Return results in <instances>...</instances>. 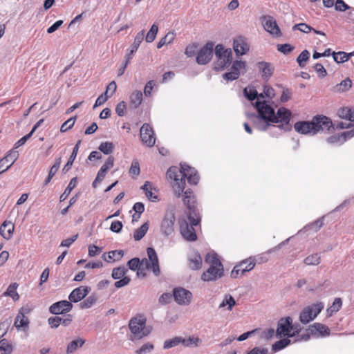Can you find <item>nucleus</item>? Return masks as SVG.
I'll return each mask as SVG.
<instances>
[{
  "mask_svg": "<svg viewBox=\"0 0 354 354\" xmlns=\"http://www.w3.org/2000/svg\"><path fill=\"white\" fill-rule=\"evenodd\" d=\"M167 178L170 181L175 195L178 198L185 189V178L192 185H197L200 179L198 171L186 164L181 165L180 169L176 167H170L167 171Z\"/></svg>",
  "mask_w": 354,
  "mask_h": 354,
  "instance_id": "f257e3e1",
  "label": "nucleus"
},
{
  "mask_svg": "<svg viewBox=\"0 0 354 354\" xmlns=\"http://www.w3.org/2000/svg\"><path fill=\"white\" fill-rule=\"evenodd\" d=\"M333 127L331 120L324 115H317L311 121H299L294 124L295 130L301 134H315L319 131H328Z\"/></svg>",
  "mask_w": 354,
  "mask_h": 354,
  "instance_id": "f03ea898",
  "label": "nucleus"
},
{
  "mask_svg": "<svg viewBox=\"0 0 354 354\" xmlns=\"http://www.w3.org/2000/svg\"><path fill=\"white\" fill-rule=\"evenodd\" d=\"M201 216L199 214L193 210L188 214V221L185 219L179 221L180 232L183 237L188 241H195L197 239V235L194 226L200 224Z\"/></svg>",
  "mask_w": 354,
  "mask_h": 354,
  "instance_id": "7ed1b4c3",
  "label": "nucleus"
},
{
  "mask_svg": "<svg viewBox=\"0 0 354 354\" xmlns=\"http://www.w3.org/2000/svg\"><path fill=\"white\" fill-rule=\"evenodd\" d=\"M205 261L209 264V267L202 274V280L204 281H216L223 275V266L216 254H207Z\"/></svg>",
  "mask_w": 354,
  "mask_h": 354,
  "instance_id": "20e7f679",
  "label": "nucleus"
},
{
  "mask_svg": "<svg viewBox=\"0 0 354 354\" xmlns=\"http://www.w3.org/2000/svg\"><path fill=\"white\" fill-rule=\"evenodd\" d=\"M147 252L149 260L142 259L140 267L137 269L138 277H145L147 275V270L149 269L152 270L155 276H159L160 270L156 250L152 248H148Z\"/></svg>",
  "mask_w": 354,
  "mask_h": 354,
  "instance_id": "39448f33",
  "label": "nucleus"
},
{
  "mask_svg": "<svg viewBox=\"0 0 354 354\" xmlns=\"http://www.w3.org/2000/svg\"><path fill=\"white\" fill-rule=\"evenodd\" d=\"M146 322V317L141 314H138L130 319L129 327L135 337L141 339L150 333V330L145 328Z\"/></svg>",
  "mask_w": 354,
  "mask_h": 354,
  "instance_id": "423d86ee",
  "label": "nucleus"
},
{
  "mask_svg": "<svg viewBox=\"0 0 354 354\" xmlns=\"http://www.w3.org/2000/svg\"><path fill=\"white\" fill-rule=\"evenodd\" d=\"M216 61L214 64V69L221 71L228 66L232 59V53L230 48L225 49L222 45H217L215 48Z\"/></svg>",
  "mask_w": 354,
  "mask_h": 354,
  "instance_id": "0eeeda50",
  "label": "nucleus"
},
{
  "mask_svg": "<svg viewBox=\"0 0 354 354\" xmlns=\"http://www.w3.org/2000/svg\"><path fill=\"white\" fill-rule=\"evenodd\" d=\"M301 330L299 324H292L291 317H287L279 320L277 329V334L279 336L294 337Z\"/></svg>",
  "mask_w": 354,
  "mask_h": 354,
  "instance_id": "6e6552de",
  "label": "nucleus"
},
{
  "mask_svg": "<svg viewBox=\"0 0 354 354\" xmlns=\"http://www.w3.org/2000/svg\"><path fill=\"white\" fill-rule=\"evenodd\" d=\"M324 305L322 302H317L311 306L304 308L299 315V321L306 324L313 320L324 309Z\"/></svg>",
  "mask_w": 354,
  "mask_h": 354,
  "instance_id": "1a4fd4ad",
  "label": "nucleus"
},
{
  "mask_svg": "<svg viewBox=\"0 0 354 354\" xmlns=\"http://www.w3.org/2000/svg\"><path fill=\"white\" fill-rule=\"evenodd\" d=\"M255 266V261L252 258L245 259L236 264L231 271L232 278H237L240 274L243 275L245 272L252 270Z\"/></svg>",
  "mask_w": 354,
  "mask_h": 354,
  "instance_id": "9d476101",
  "label": "nucleus"
},
{
  "mask_svg": "<svg viewBox=\"0 0 354 354\" xmlns=\"http://www.w3.org/2000/svg\"><path fill=\"white\" fill-rule=\"evenodd\" d=\"M140 136L143 145L151 147L156 143V137L152 127L145 123L140 128Z\"/></svg>",
  "mask_w": 354,
  "mask_h": 354,
  "instance_id": "9b49d317",
  "label": "nucleus"
},
{
  "mask_svg": "<svg viewBox=\"0 0 354 354\" xmlns=\"http://www.w3.org/2000/svg\"><path fill=\"white\" fill-rule=\"evenodd\" d=\"M256 108L261 119L267 122V123L271 122L274 114V110L266 101H261L258 99V101L256 102Z\"/></svg>",
  "mask_w": 354,
  "mask_h": 354,
  "instance_id": "f8f14e48",
  "label": "nucleus"
},
{
  "mask_svg": "<svg viewBox=\"0 0 354 354\" xmlns=\"http://www.w3.org/2000/svg\"><path fill=\"white\" fill-rule=\"evenodd\" d=\"M246 71V63L243 61L234 62L231 71L223 75V78L226 81H233L239 78L241 71Z\"/></svg>",
  "mask_w": 354,
  "mask_h": 354,
  "instance_id": "ddd939ff",
  "label": "nucleus"
},
{
  "mask_svg": "<svg viewBox=\"0 0 354 354\" xmlns=\"http://www.w3.org/2000/svg\"><path fill=\"white\" fill-rule=\"evenodd\" d=\"M261 23L264 29L275 37L281 35V30L276 20L271 16H265L261 19Z\"/></svg>",
  "mask_w": 354,
  "mask_h": 354,
  "instance_id": "4468645a",
  "label": "nucleus"
},
{
  "mask_svg": "<svg viewBox=\"0 0 354 354\" xmlns=\"http://www.w3.org/2000/svg\"><path fill=\"white\" fill-rule=\"evenodd\" d=\"M214 44L207 43L198 53L196 62L198 64H206L212 59L213 55Z\"/></svg>",
  "mask_w": 354,
  "mask_h": 354,
  "instance_id": "2eb2a0df",
  "label": "nucleus"
},
{
  "mask_svg": "<svg viewBox=\"0 0 354 354\" xmlns=\"http://www.w3.org/2000/svg\"><path fill=\"white\" fill-rule=\"evenodd\" d=\"M176 217L172 212H167L161 223V232L165 235H170L174 230Z\"/></svg>",
  "mask_w": 354,
  "mask_h": 354,
  "instance_id": "dca6fc26",
  "label": "nucleus"
},
{
  "mask_svg": "<svg viewBox=\"0 0 354 354\" xmlns=\"http://www.w3.org/2000/svg\"><path fill=\"white\" fill-rule=\"evenodd\" d=\"M233 48L237 56L246 54L250 50V45L245 37L239 36L234 39Z\"/></svg>",
  "mask_w": 354,
  "mask_h": 354,
  "instance_id": "f3484780",
  "label": "nucleus"
},
{
  "mask_svg": "<svg viewBox=\"0 0 354 354\" xmlns=\"http://www.w3.org/2000/svg\"><path fill=\"white\" fill-rule=\"evenodd\" d=\"M192 292L183 288H175L174 290V297L175 301L179 304H189L192 299Z\"/></svg>",
  "mask_w": 354,
  "mask_h": 354,
  "instance_id": "a211bd4d",
  "label": "nucleus"
},
{
  "mask_svg": "<svg viewBox=\"0 0 354 354\" xmlns=\"http://www.w3.org/2000/svg\"><path fill=\"white\" fill-rule=\"evenodd\" d=\"M73 308L71 301L63 300L54 303L50 306L49 310L55 315L64 314L69 312Z\"/></svg>",
  "mask_w": 354,
  "mask_h": 354,
  "instance_id": "6ab92c4d",
  "label": "nucleus"
},
{
  "mask_svg": "<svg viewBox=\"0 0 354 354\" xmlns=\"http://www.w3.org/2000/svg\"><path fill=\"white\" fill-rule=\"evenodd\" d=\"M291 112L290 110L284 107H281L277 110V113L273 115L271 122L278 123L281 122L285 124H288L290 120Z\"/></svg>",
  "mask_w": 354,
  "mask_h": 354,
  "instance_id": "aec40b11",
  "label": "nucleus"
},
{
  "mask_svg": "<svg viewBox=\"0 0 354 354\" xmlns=\"http://www.w3.org/2000/svg\"><path fill=\"white\" fill-rule=\"evenodd\" d=\"M19 154L16 151H11L3 158L0 160V174L8 170L18 158Z\"/></svg>",
  "mask_w": 354,
  "mask_h": 354,
  "instance_id": "412c9836",
  "label": "nucleus"
},
{
  "mask_svg": "<svg viewBox=\"0 0 354 354\" xmlns=\"http://www.w3.org/2000/svg\"><path fill=\"white\" fill-rule=\"evenodd\" d=\"M90 288L88 286H80L75 288L69 295L68 299L71 302H78L84 299L89 292Z\"/></svg>",
  "mask_w": 354,
  "mask_h": 354,
  "instance_id": "4be33fe9",
  "label": "nucleus"
},
{
  "mask_svg": "<svg viewBox=\"0 0 354 354\" xmlns=\"http://www.w3.org/2000/svg\"><path fill=\"white\" fill-rule=\"evenodd\" d=\"M29 310L27 308H21L19 313L17 314L14 326L19 330L21 328H24V330L28 326L29 320L28 318L25 315V313H28Z\"/></svg>",
  "mask_w": 354,
  "mask_h": 354,
  "instance_id": "5701e85b",
  "label": "nucleus"
},
{
  "mask_svg": "<svg viewBox=\"0 0 354 354\" xmlns=\"http://www.w3.org/2000/svg\"><path fill=\"white\" fill-rule=\"evenodd\" d=\"M203 260L198 252H192L188 256V266L192 270H199L202 268Z\"/></svg>",
  "mask_w": 354,
  "mask_h": 354,
  "instance_id": "b1692460",
  "label": "nucleus"
},
{
  "mask_svg": "<svg viewBox=\"0 0 354 354\" xmlns=\"http://www.w3.org/2000/svg\"><path fill=\"white\" fill-rule=\"evenodd\" d=\"M144 37H145V30H141L136 35V36L134 39L133 43L131 46L130 52L126 55L125 59H127L128 60L130 61L133 58L134 53H136L137 51V50L138 49L141 42L144 39Z\"/></svg>",
  "mask_w": 354,
  "mask_h": 354,
  "instance_id": "393cba45",
  "label": "nucleus"
},
{
  "mask_svg": "<svg viewBox=\"0 0 354 354\" xmlns=\"http://www.w3.org/2000/svg\"><path fill=\"white\" fill-rule=\"evenodd\" d=\"M141 189L149 201L153 202L158 201V190L150 182L146 181Z\"/></svg>",
  "mask_w": 354,
  "mask_h": 354,
  "instance_id": "a878e982",
  "label": "nucleus"
},
{
  "mask_svg": "<svg viewBox=\"0 0 354 354\" xmlns=\"http://www.w3.org/2000/svg\"><path fill=\"white\" fill-rule=\"evenodd\" d=\"M15 230L14 224L10 221H5L0 227V234L6 240L12 237Z\"/></svg>",
  "mask_w": 354,
  "mask_h": 354,
  "instance_id": "bb28decb",
  "label": "nucleus"
},
{
  "mask_svg": "<svg viewBox=\"0 0 354 354\" xmlns=\"http://www.w3.org/2000/svg\"><path fill=\"white\" fill-rule=\"evenodd\" d=\"M183 202L189 209V212H192L195 209L196 198L192 189H188L184 192Z\"/></svg>",
  "mask_w": 354,
  "mask_h": 354,
  "instance_id": "cd10ccee",
  "label": "nucleus"
},
{
  "mask_svg": "<svg viewBox=\"0 0 354 354\" xmlns=\"http://www.w3.org/2000/svg\"><path fill=\"white\" fill-rule=\"evenodd\" d=\"M48 322L52 328H57L60 324L66 326L71 323L72 315H68L66 318H62L60 317H51L48 319Z\"/></svg>",
  "mask_w": 354,
  "mask_h": 354,
  "instance_id": "c85d7f7f",
  "label": "nucleus"
},
{
  "mask_svg": "<svg viewBox=\"0 0 354 354\" xmlns=\"http://www.w3.org/2000/svg\"><path fill=\"white\" fill-rule=\"evenodd\" d=\"M342 306V299L338 297L335 298L333 304L328 307L326 310V313L328 317L333 316L335 313L338 312Z\"/></svg>",
  "mask_w": 354,
  "mask_h": 354,
  "instance_id": "c756f323",
  "label": "nucleus"
},
{
  "mask_svg": "<svg viewBox=\"0 0 354 354\" xmlns=\"http://www.w3.org/2000/svg\"><path fill=\"white\" fill-rule=\"evenodd\" d=\"M176 38V33L174 31H171L167 32L165 36L160 39L158 43L157 44V48H161L163 46L166 44H169L173 43Z\"/></svg>",
  "mask_w": 354,
  "mask_h": 354,
  "instance_id": "7c9ffc66",
  "label": "nucleus"
},
{
  "mask_svg": "<svg viewBox=\"0 0 354 354\" xmlns=\"http://www.w3.org/2000/svg\"><path fill=\"white\" fill-rule=\"evenodd\" d=\"M259 68L262 71V76L266 78H269L273 73L272 66L267 62H259Z\"/></svg>",
  "mask_w": 354,
  "mask_h": 354,
  "instance_id": "2f4dec72",
  "label": "nucleus"
},
{
  "mask_svg": "<svg viewBox=\"0 0 354 354\" xmlns=\"http://www.w3.org/2000/svg\"><path fill=\"white\" fill-rule=\"evenodd\" d=\"M142 101V93L140 91H133L130 96V104L134 108H137Z\"/></svg>",
  "mask_w": 354,
  "mask_h": 354,
  "instance_id": "473e14b6",
  "label": "nucleus"
},
{
  "mask_svg": "<svg viewBox=\"0 0 354 354\" xmlns=\"http://www.w3.org/2000/svg\"><path fill=\"white\" fill-rule=\"evenodd\" d=\"M149 230V224L147 222L141 225L140 227L136 229L133 233V239L135 241L141 240L147 234Z\"/></svg>",
  "mask_w": 354,
  "mask_h": 354,
  "instance_id": "72a5a7b5",
  "label": "nucleus"
},
{
  "mask_svg": "<svg viewBox=\"0 0 354 354\" xmlns=\"http://www.w3.org/2000/svg\"><path fill=\"white\" fill-rule=\"evenodd\" d=\"M80 143H81V140H78L77 142L76 143L75 146L74 147L73 152H72L67 163L65 165V166L64 167V170H65L66 171H67L73 165V163L75 159L76 158L77 154L78 153Z\"/></svg>",
  "mask_w": 354,
  "mask_h": 354,
  "instance_id": "f704fd0d",
  "label": "nucleus"
},
{
  "mask_svg": "<svg viewBox=\"0 0 354 354\" xmlns=\"http://www.w3.org/2000/svg\"><path fill=\"white\" fill-rule=\"evenodd\" d=\"M18 284L17 283H11L7 288L4 295L10 297L14 301H17L19 299V295L17 292Z\"/></svg>",
  "mask_w": 354,
  "mask_h": 354,
  "instance_id": "c9c22d12",
  "label": "nucleus"
},
{
  "mask_svg": "<svg viewBox=\"0 0 354 354\" xmlns=\"http://www.w3.org/2000/svg\"><path fill=\"white\" fill-rule=\"evenodd\" d=\"M76 183H77L76 178H73L71 180L67 187L65 189L64 193L60 196V198H59L60 201H64L68 198V196L71 194V191L76 187Z\"/></svg>",
  "mask_w": 354,
  "mask_h": 354,
  "instance_id": "e433bc0d",
  "label": "nucleus"
},
{
  "mask_svg": "<svg viewBox=\"0 0 354 354\" xmlns=\"http://www.w3.org/2000/svg\"><path fill=\"white\" fill-rule=\"evenodd\" d=\"M133 209L135 214L132 216V221H137L140 218L141 214L145 210V205L142 203L138 202L133 205Z\"/></svg>",
  "mask_w": 354,
  "mask_h": 354,
  "instance_id": "4c0bfd02",
  "label": "nucleus"
},
{
  "mask_svg": "<svg viewBox=\"0 0 354 354\" xmlns=\"http://www.w3.org/2000/svg\"><path fill=\"white\" fill-rule=\"evenodd\" d=\"M311 327L317 331L322 336H328L330 335V329L326 325L321 323H315Z\"/></svg>",
  "mask_w": 354,
  "mask_h": 354,
  "instance_id": "58836bf2",
  "label": "nucleus"
},
{
  "mask_svg": "<svg viewBox=\"0 0 354 354\" xmlns=\"http://www.w3.org/2000/svg\"><path fill=\"white\" fill-rule=\"evenodd\" d=\"M84 340L81 338H78L77 339L72 341L68 345L66 352L68 353H73L75 351L77 350L78 347H82L84 345Z\"/></svg>",
  "mask_w": 354,
  "mask_h": 354,
  "instance_id": "ea45409f",
  "label": "nucleus"
},
{
  "mask_svg": "<svg viewBox=\"0 0 354 354\" xmlns=\"http://www.w3.org/2000/svg\"><path fill=\"white\" fill-rule=\"evenodd\" d=\"M236 304L234 299L230 295H225L221 304L219 305V308H225L227 306V309L232 310V307Z\"/></svg>",
  "mask_w": 354,
  "mask_h": 354,
  "instance_id": "a19ab883",
  "label": "nucleus"
},
{
  "mask_svg": "<svg viewBox=\"0 0 354 354\" xmlns=\"http://www.w3.org/2000/svg\"><path fill=\"white\" fill-rule=\"evenodd\" d=\"M321 262V257L318 254H313L308 256L304 260V263L307 266H317Z\"/></svg>",
  "mask_w": 354,
  "mask_h": 354,
  "instance_id": "79ce46f5",
  "label": "nucleus"
},
{
  "mask_svg": "<svg viewBox=\"0 0 354 354\" xmlns=\"http://www.w3.org/2000/svg\"><path fill=\"white\" fill-rule=\"evenodd\" d=\"M13 347L6 339L0 340V354H10Z\"/></svg>",
  "mask_w": 354,
  "mask_h": 354,
  "instance_id": "37998d69",
  "label": "nucleus"
},
{
  "mask_svg": "<svg viewBox=\"0 0 354 354\" xmlns=\"http://www.w3.org/2000/svg\"><path fill=\"white\" fill-rule=\"evenodd\" d=\"M158 32V26L156 24H153L151 26L149 31L147 32V34L146 35V37H145L146 41L148 43H151V42L153 41L156 39Z\"/></svg>",
  "mask_w": 354,
  "mask_h": 354,
  "instance_id": "c03bdc74",
  "label": "nucleus"
},
{
  "mask_svg": "<svg viewBox=\"0 0 354 354\" xmlns=\"http://www.w3.org/2000/svg\"><path fill=\"white\" fill-rule=\"evenodd\" d=\"M339 115L348 121L354 122V110L347 108L342 109L339 111Z\"/></svg>",
  "mask_w": 354,
  "mask_h": 354,
  "instance_id": "a18cd8bd",
  "label": "nucleus"
},
{
  "mask_svg": "<svg viewBox=\"0 0 354 354\" xmlns=\"http://www.w3.org/2000/svg\"><path fill=\"white\" fill-rule=\"evenodd\" d=\"M140 172V164L137 160H133L131 162L129 173V175L133 178H136Z\"/></svg>",
  "mask_w": 354,
  "mask_h": 354,
  "instance_id": "49530a36",
  "label": "nucleus"
},
{
  "mask_svg": "<svg viewBox=\"0 0 354 354\" xmlns=\"http://www.w3.org/2000/svg\"><path fill=\"white\" fill-rule=\"evenodd\" d=\"M98 149L103 153L109 154L112 153L114 149V145L111 142H103L100 145Z\"/></svg>",
  "mask_w": 354,
  "mask_h": 354,
  "instance_id": "de8ad7c7",
  "label": "nucleus"
},
{
  "mask_svg": "<svg viewBox=\"0 0 354 354\" xmlns=\"http://www.w3.org/2000/svg\"><path fill=\"white\" fill-rule=\"evenodd\" d=\"M352 86V82L349 78L342 81L339 84H337L335 89L339 92H344L348 91Z\"/></svg>",
  "mask_w": 354,
  "mask_h": 354,
  "instance_id": "09e8293b",
  "label": "nucleus"
},
{
  "mask_svg": "<svg viewBox=\"0 0 354 354\" xmlns=\"http://www.w3.org/2000/svg\"><path fill=\"white\" fill-rule=\"evenodd\" d=\"M127 272V270L124 266H120L113 270L111 275L114 279H120L125 276Z\"/></svg>",
  "mask_w": 354,
  "mask_h": 354,
  "instance_id": "8fccbe9b",
  "label": "nucleus"
},
{
  "mask_svg": "<svg viewBox=\"0 0 354 354\" xmlns=\"http://www.w3.org/2000/svg\"><path fill=\"white\" fill-rule=\"evenodd\" d=\"M290 344V340L288 339H280L279 341H277L273 345H272V351L276 352L279 350H281L286 347L288 345Z\"/></svg>",
  "mask_w": 354,
  "mask_h": 354,
  "instance_id": "3c124183",
  "label": "nucleus"
},
{
  "mask_svg": "<svg viewBox=\"0 0 354 354\" xmlns=\"http://www.w3.org/2000/svg\"><path fill=\"white\" fill-rule=\"evenodd\" d=\"M244 95L245 97L249 100H254L256 98L257 100L261 99V97H259V95H258L257 91L252 88H245L244 89Z\"/></svg>",
  "mask_w": 354,
  "mask_h": 354,
  "instance_id": "603ef678",
  "label": "nucleus"
},
{
  "mask_svg": "<svg viewBox=\"0 0 354 354\" xmlns=\"http://www.w3.org/2000/svg\"><path fill=\"white\" fill-rule=\"evenodd\" d=\"M309 52L307 50H304L298 56L297 61L300 67L303 68L305 66L306 62L309 59Z\"/></svg>",
  "mask_w": 354,
  "mask_h": 354,
  "instance_id": "864d4df0",
  "label": "nucleus"
},
{
  "mask_svg": "<svg viewBox=\"0 0 354 354\" xmlns=\"http://www.w3.org/2000/svg\"><path fill=\"white\" fill-rule=\"evenodd\" d=\"M124 255L123 250H113L109 252L108 259L104 258L105 261H109V260H120Z\"/></svg>",
  "mask_w": 354,
  "mask_h": 354,
  "instance_id": "5fc2aeb1",
  "label": "nucleus"
},
{
  "mask_svg": "<svg viewBox=\"0 0 354 354\" xmlns=\"http://www.w3.org/2000/svg\"><path fill=\"white\" fill-rule=\"evenodd\" d=\"M182 338L180 337H176L171 339H167L164 343V348H170L178 346L181 343Z\"/></svg>",
  "mask_w": 354,
  "mask_h": 354,
  "instance_id": "6e6d98bb",
  "label": "nucleus"
},
{
  "mask_svg": "<svg viewBox=\"0 0 354 354\" xmlns=\"http://www.w3.org/2000/svg\"><path fill=\"white\" fill-rule=\"evenodd\" d=\"M95 301L96 297L95 296H89L80 303V307L81 308H89L95 303Z\"/></svg>",
  "mask_w": 354,
  "mask_h": 354,
  "instance_id": "4d7b16f0",
  "label": "nucleus"
},
{
  "mask_svg": "<svg viewBox=\"0 0 354 354\" xmlns=\"http://www.w3.org/2000/svg\"><path fill=\"white\" fill-rule=\"evenodd\" d=\"M333 58L337 63H344L348 60V55L345 52L333 53Z\"/></svg>",
  "mask_w": 354,
  "mask_h": 354,
  "instance_id": "13d9d810",
  "label": "nucleus"
},
{
  "mask_svg": "<svg viewBox=\"0 0 354 354\" xmlns=\"http://www.w3.org/2000/svg\"><path fill=\"white\" fill-rule=\"evenodd\" d=\"M75 119H76L75 117L71 118L70 119H68V120L64 122L62 124V125L61 126L60 131L61 132H66L67 130L71 129L73 127V125L75 124Z\"/></svg>",
  "mask_w": 354,
  "mask_h": 354,
  "instance_id": "bf43d9fd",
  "label": "nucleus"
},
{
  "mask_svg": "<svg viewBox=\"0 0 354 354\" xmlns=\"http://www.w3.org/2000/svg\"><path fill=\"white\" fill-rule=\"evenodd\" d=\"M274 90L269 86H265L263 88V93L259 95V97L263 98L264 96H266L270 99H272L274 97Z\"/></svg>",
  "mask_w": 354,
  "mask_h": 354,
  "instance_id": "052dcab7",
  "label": "nucleus"
},
{
  "mask_svg": "<svg viewBox=\"0 0 354 354\" xmlns=\"http://www.w3.org/2000/svg\"><path fill=\"white\" fill-rule=\"evenodd\" d=\"M292 29L294 30H299L301 32L308 33V32H310L313 30V28L310 27V26L307 25L305 23H301V24H295L292 27Z\"/></svg>",
  "mask_w": 354,
  "mask_h": 354,
  "instance_id": "680f3d73",
  "label": "nucleus"
},
{
  "mask_svg": "<svg viewBox=\"0 0 354 354\" xmlns=\"http://www.w3.org/2000/svg\"><path fill=\"white\" fill-rule=\"evenodd\" d=\"M153 345L151 343L143 344L139 349L136 351L137 354H146L153 349Z\"/></svg>",
  "mask_w": 354,
  "mask_h": 354,
  "instance_id": "e2e57ef3",
  "label": "nucleus"
},
{
  "mask_svg": "<svg viewBox=\"0 0 354 354\" xmlns=\"http://www.w3.org/2000/svg\"><path fill=\"white\" fill-rule=\"evenodd\" d=\"M117 88V85L115 81H112L109 84V85L106 86V91L104 94L109 97H111L113 93L115 92Z\"/></svg>",
  "mask_w": 354,
  "mask_h": 354,
  "instance_id": "0e129e2a",
  "label": "nucleus"
},
{
  "mask_svg": "<svg viewBox=\"0 0 354 354\" xmlns=\"http://www.w3.org/2000/svg\"><path fill=\"white\" fill-rule=\"evenodd\" d=\"M140 263L141 261L138 258H133L128 261L127 266L130 270L135 271L140 267Z\"/></svg>",
  "mask_w": 354,
  "mask_h": 354,
  "instance_id": "69168bd1",
  "label": "nucleus"
},
{
  "mask_svg": "<svg viewBox=\"0 0 354 354\" xmlns=\"http://www.w3.org/2000/svg\"><path fill=\"white\" fill-rule=\"evenodd\" d=\"M334 6L336 10L345 11L351 9V8L342 0H337Z\"/></svg>",
  "mask_w": 354,
  "mask_h": 354,
  "instance_id": "338daca9",
  "label": "nucleus"
},
{
  "mask_svg": "<svg viewBox=\"0 0 354 354\" xmlns=\"http://www.w3.org/2000/svg\"><path fill=\"white\" fill-rule=\"evenodd\" d=\"M61 162V158H58L55 160V164L51 167L50 169L48 176H50V177H53L55 175V174L57 173L60 167Z\"/></svg>",
  "mask_w": 354,
  "mask_h": 354,
  "instance_id": "774afa93",
  "label": "nucleus"
}]
</instances>
